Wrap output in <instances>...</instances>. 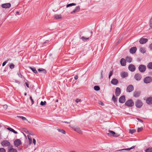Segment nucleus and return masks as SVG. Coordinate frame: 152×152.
I'll return each instance as SVG.
<instances>
[{"label":"nucleus","mask_w":152,"mask_h":152,"mask_svg":"<svg viewBox=\"0 0 152 152\" xmlns=\"http://www.w3.org/2000/svg\"><path fill=\"white\" fill-rule=\"evenodd\" d=\"M102 72H103V71H102V72H101V77L102 78Z\"/></svg>","instance_id":"obj_56"},{"label":"nucleus","mask_w":152,"mask_h":152,"mask_svg":"<svg viewBox=\"0 0 152 152\" xmlns=\"http://www.w3.org/2000/svg\"><path fill=\"white\" fill-rule=\"evenodd\" d=\"M143 103L140 100H138L135 102V105L137 107L140 108L142 105Z\"/></svg>","instance_id":"obj_5"},{"label":"nucleus","mask_w":152,"mask_h":152,"mask_svg":"<svg viewBox=\"0 0 152 152\" xmlns=\"http://www.w3.org/2000/svg\"><path fill=\"white\" fill-rule=\"evenodd\" d=\"M81 39H82L83 40H84L85 39L86 40L88 39H89V38H85L84 37H83L81 38Z\"/></svg>","instance_id":"obj_48"},{"label":"nucleus","mask_w":152,"mask_h":152,"mask_svg":"<svg viewBox=\"0 0 152 152\" xmlns=\"http://www.w3.org/2000/svg\"><path fill=\"white\" fill-rule=\"evenodd\" d=\"M30 100H31V101L32 104H34V100H33V99L31 96H30Z\"/></svg>","instance_id":"obj_46"},{"label":"nucleus","mask_w":152,"mask_h":152,"mask_svg":"<svg viewBox=\"0 0 152 152\" xmlns=\"http://www.w3.org/2000/svg\"><path fill=\"white\" fill-rule=\"evenodd\" d=\"M38 71L39 72H41L42 71H44V72L45 73L46 72V71L44 69L41 68V69H38Z\"/></svg>","instance_id":"obj_38"},{"label":"nucleus","mask_w":152,"mask_h":152,"mask_svg":"<svg viewBox=\"0 0 152 152\" xmlns=\"http://www.w3.org/2000/svg\"><path fill=\"white\" fill-rule=\"evenodd\" d=\"M18 74L19 76L20 77H21V75L20 74L18 73Z\"/></svg>","instance_id":"obj_58"},{"label":"nucleus","mask_w":152,"mask_h":152,"mask_svg":"<svg viewBox=\"0 0 152 152\" xmlns=\"http://www.w3.org/2000/svg\"><path fill=\"white\" fill-rule=\"evenodd\" d=\"M81 101V100L80 99H76L75 100V102L77 103H78L79 102H80Z\"/></svg>","instance_id":"obj_47"},{"label":"nucleus","mask_w":152,"mask_h":152,"mask_svg":"<svg viewBox=\"0 0 152 152\" xmlns=\"http://www.w3.org/2000/svg\"><path fill=\"white\" fill-rule=\"evenodd\" d=\"M145 152H152V148L149 147L147 148L145 151Z\"/></svg>","instance_id":"obj_28"},{"label":"nucleus","mask_w":152,"mask_h":152,"mask_svg":"<svg viewBox=\"0 0 152 152\" xmlns=\"http://www.w3.org/2000/svg\"><path fill=\"white\" fill-rule=\"evenodd\" d=\"M140 51L142 53H144L146 52V50L144 48H140Z\"/></svg>","instance_id":"obj_24"},{"label":"nucleus","mask_w":152,"mask_h":152,"mask_svg":"<svg viewBox=\"0 0 152 152\" xmlns=\"http://www.w3.org/2000/svg\"><path fill=\"white\" fill-rule=\"evenodd\" d=\"M110 133V134H112L113 136H114V137H116L117 136H116V135H115V132L113 131H110V130H109L108 131Z\"/></svg>","instance_id":"obj_34"},{"label":"nucleus","mask_w":152,"mask_h":152,"mask_svg":"<svg viewBox=\"0 0 152 152\" xmlns=\"http://www.w3.org/2000/svg\"><path fill=\"white\" fill-rule=\"evenodd\" d=\"M3 107L5 109H7V105H3Z\"/></svg>","instance_id":"obj_50"},{"label":"nucleus","mask_w":152,"mask_h":152,"mask_svg":"<svg viewBox=\"0 0 152 152\" xmlns=\"http://www.w3.org/2000/svg\"><path fill=\"white\" fill-rule=\"evenodd\" d=\"M74 130L80 134H82V132L80 129L78 127H76L74 129Z\"/></svg>","instance_id":"obj_20"},{"label":"nucleus","mask_w":152,"mask_h":152,"mask_svg":"<svg viewBox=\"0 0 152 152\" xmlns=\"http://www.w3.org/2000/svg\"><path fill=\"white\" fill-rule=\"evenodd\" d=\"M115 95L116 96H119L121 94V89L120 88L117 87L115 89Z\"/></svg>","instance_id":"obj_12"},{"label":"nucleus","mask_w":152,"mask_h":152,"mask_svg":"<svg viewBox=\"0 0 152 152\" xmlns=\"http://www.w3.org/2000/svg\"><path fill=\"white\" fill-rule=\"evenodd\" d=\"M15 65L12 64H10V67L11 69H13L14 68Z\"/></svg>","instance_id":"obj_41"},{"label":"nucleus","mask_w":152,"mask_h":152,"mask_svg":"<svg viewBox=\"0 0 152 152\" xmlns=\"http://www.w3.org/2000/svg\"><path fill=\"white\" fill-rule=\"evenodd\" d=\"M11 4L10 3H7L4 4H2L1 5V7L4 8H8L11 7Z\"/></svg>","instance_id":"obj_8"},{"label":"nucleus","mask_w":152,"mask_h":152,"mask_svg":"<svg viewBox=\"0 0 152 152\" xmlns=\"http://www.w3.org/2000/svg\"><path fill=\"white\" fill-rule=\"evenodd\" d=\"M137 48L136 47H133L132 48L129 50V52L132 54H134L136 52Z\"/></svg>","instance_id":"obj_13"},{"label":"nucleus","mask_w":152,"mask_h":152,"mask_svg":"<svg viewBox=\"0 0 152 152\" xmlns=\"http://www.w3.org/2000/svg\"><path fill=\"white\" fill-rule=\"evenodd\" d=\"M8 152H17V151L15 149L11 148L9 149Z\"/></svg>","instance_id":"obj_29"},{"label":"nucleus","mask_w":152,"mask_h":152,"mask_svg":"<svg viewBox=\"0 0 152 152\" xmlns=\"http://www.w3.org/2000/svg\"><path fill=\"white\" fill-rule=\"evenodd\" d=\"M112 100L115 103L117 102V99L114 95H113L112 97Z\"/></svg>","instance_id":"obj_35"},{"label":"nucleus","mask_w":152,"mask_h":152,"mask_svg":"<svg viewBox=\"0 0 152 152\" xmlns=\"http://www.w3.org/2000/svg\"><path fill=\"white\" fill-rule=\"evenodd\" d=\"M146 102L148 104H151L152 103V97H150L147 99Z\"/></svg>","instance_id":"obj_21"},{"label":"nucleus","mask_w":152,"mask_h":152,"mask_svg":"<svg viewBox=\"0 0 152 152\" xmlns=\"http://www.w3.org/2000/svg\"><path fill=\"white\" fill-rule=\"evenodd\" d=\"M28 139L30 140V141H31V139H30L29 137L28 138Z\"/></svg>","instance_id":"obj_61"},{"label":"nucleus","mask_w":152,"mask_h":152,"mask_svg":"<svg viewBox=\"0 0 152 152\" xmlns=\"http://www.w3.org/2000/svg\"><path fill=\"white\" fill-rule=\"evenodd\" d=\"M76 5V4L74 3H70L69 4H68L66 5V7L67 8L68 7H71L73 6H75Z\"/></svg>","instance_id":"obj_31"},{"label":"nucleus","mask_w":152,"mask_h":152,"mask_svg":"<svg viewBox=\"0 0 152 152\" xmlns=\"http://www.w3.org/2000/svg\"><path fill=\"white\" fill-rule=\"evenodd\" d=\"M57 130L59 132H61V133H62V134H66V132H65V131L62 129H57Z\"/></svg>","instance_id":"obj_30"},{"label":"nucleus","mask_w":152,"mask_h":152,"mask_svg":"<svg viewBox=\"0 0 152 152\" xmlns=\"http://www.w3.org/2000/svg\"><path fill=\"white\" fill-rule=\"evenodd\" d=\"M149 26L150 28L152 29V18L150 20Z\"/></svg>","instance_id":"obj_37"},{"label":"nucleus","mask_w":152,"mask_h":152,"mask_svg":"<svg viewBox=\"0 0 152 152\" xmlns=\"http://www.w3.org/2000/svg\"><path fill=\"white\" fill-rule=\"evenodd\" d=\"M16 13L17 14H19V12H16Z\"/></svg>","instance_id":"obj_60"},{"label":"nucleus","mask_w":152,"mask_h":152,"mask_svg":"<svg viewBox=\"0 0 152 152\" xmlns=\"http://www.w3.org/2000/svg\"><path fill=\"white\" fill-rule=\"evenodd\" d=\"M7 129L9 131L12 132L15 134H17L18 133L17 132L15 131L13 129H12L11 128L8 127V128H7Z\"/></svg>","instance_id":"obj_26"},{"label":"nucleus","mask_w":152,"mask_h":152,"mask_svg":"<svg viewBox=\"0 0 152 152\" xmlns=\"http://www.w3.org/2000/svg\"><path fill=\"white\" fill-rule=\"evenodd\" d=\"M128 69L130 71L132 72H134L136 68L134 65L133 64H131L129 66Z\"/></svg>","instance_id":"obj_9"},{"label":"nucleus","mask_w":152,"mask_h":152,"mask_svg":"<svg viewBox=\"0 0 152 152\" xmlns=\"http://www.w3.org/2000/svg\"><path fill=\"white\" fill-rule=\"evenodd\" d=\"M147 68L150 69H152V62L149 63L147 65Z\"/></svg>","instance_id":"obj_27"},{"label":"nucleus","mask_w":152,"mask_h":152,"mask_svg":"<svg viewBox=\"0 0 152 152\" xmlns=\"http://www.w3.org/2000/svg\"><path fill=\"white\" fill-rule=\"evenodd\" d=\"M7 62H8V60H7V61H6L4 62L2 64V66H4L5 65V64H6V63Z\"/></svg>","instance_id":"obj_45"},{"label":"nucleus","mask_w":152,"mask_h":152,"mask_svg":"<svg viewBox=\"0 0 152 152\" xmlns=\"http://www.w3.org/2000/svg\"><path fill=\"white\" fill-rule=\"evenodd\" d=\"M139 71L141 72H144L146 70V66H145L141 64L138 67Z\"/></svg>","instance_id":"obj_2"},{"label":"nucleus","mask_w":152,"mask_h":152,"mask_svg":"<svg viewBox=\"0 0 152 152\" xmlns=\"http://www.w3.org/2000/svg\"><path fill=\"white\" fill-rule=\"evenodd\" d=\"M119 102L120 103H124L125 101V97L124 95L120 97L119 99Z\"/></svg>","instance_id":"obj_10"},{"label":"nucleus","mask_w":152,"mask_h":152,"mask_svg":"<svg viewBox=\"0 0 152 152\" xmlns=\"http://www.w3.org/2000/svg\"><path fill=\"white\" fill-rule=\"evenodd\" d=\"M46 102L45 101H41L40 102V104L42 106H44L45 105Z\"/></svg>","instance_id":"obj_40"},{"label":"nucleus","mask_w":152,"mask_h":152,"mask_svg":"<svg viewBox=\"0 0 152 152\" xmlns=\"http://www.w3.org/2000/svg\"><path fill=\"white\" fill-rule=\"evenodd\" d=\"M74 78L75 80H76L78 78V76L77 75H75L74 77Z\"/></svg>","instance_id":"obj_54"},{"label":"nucleus","mask_w":152,"mask_h":152,"mask_svg":"<svg viewBox=\"0 0 152 152\" xmlns=\"http://www.w3.org/2000/svg\"><path fill=\"white\" fill-rule=\"evenodd\" d=\"M121 75L122 78H124L127 77L128 76V74L127 72H122L121 74Z\"/></svg>","instance_id":"obj_19"},{"label":"nucleus","mask_w":152,"mask_h":152,"mask_svg":"<svg viewBox=\"0 0 152 152\" xmlns=\"http://www.w3.org/2000/svg\"><path fill=\"white\" fill-rule=\"evenodd\" d=\"M48 40H46L45 42H42V44L44 45L45 43H48Z\"/></svg>","instance_id":"obj_53"},{"label":"nucleus","mask_w":152,"mask_h":152,"mask_svg":"<svg viewBox=\"0 0 152 152\" xmlns=\"http://www.w3.org/2000/svg\"><path fill=\"white\" fill-rule=\"evenodd\" d=\"M135 131L136 130L135 129H130L129 130V132L130 134H132L135 132Z\"/></svg>","instance_id":"obj_39"},{"label":"nucleus","mask_w":152,"mask_h":152,"mask_svg":"<svg viewBox=\"0 0 152 152\" xmlns=\"http://www.w3.org/2000/svg\"><path fill=\"white\" fill-rule=\"evenodd\" d=\"M134 90L133 86L132 85H129L127 88L126 91L128 92H130L133 91Z\"/></svg>","instance_id":"obj_4"},{"label":"nucleus","mask_w":152,"mask_h":152,"mask_svg":"<svg viewBox=\"0 0 152 152\" xmlns=\"http://www.w3.org/2000/svg\"><path fill=\"white\" fill-rule=\"evenodd\" d=\"M30 68L32 71L35 73H37V71L36 70V69L34 68H32L31 67H30Z\"/></svg>","instance_id":"obj_32"},{"label":"nucleus","mask_w":152,"mask_h":152,"mask_svg":"<svg viewBox=\"0 0 152 152\" xmlns=\"http://www.w3.org/2000/svg\"><path fill=\"white\" fill-rule=\"evenodd\" d=\"M140 93L141 92L140 91H135L134 92L133 96L135 97H137L140 96Z\"/></svg>","instance_id":"obj_17"},{"label":"nucleus","mask_w":152,"mask_h":152,"mask_svg":"<svg viewBox=\"0 0 152 152\" xmlns=\"http://www.w3.org/2000/svg\"><path fill=\"white\" fill-rule=\"evenodd\" d=\"M111 84L114 85H116L118 83V81L117 79L113 78L111 80Z\"/></svg>","instance_id":"obj_16"},{"label":"nucleus","mask_w":152,"mask_h":152,"mask_svg":"<svg viewBox=\"0 0 152 152\" xmlns=\"http://www.w3.org/2000/svg\"><path fill=\"white\" fill-rule=\"evenodd\" d=\"M152 81V78L151 77L148 76L145 78L143 79V82L146 84L149 83Z\"/></svg>","instance_id":"obj_1"},{"label":"nucleus","mask_w":152,"mask_h":152,"mask_svg":"<svg viewBox=\"0 0 152 152\" xmlns=\"http://www.w3.org/2000/svg\"><path fill=\"white\" fill-rule=\"evenodd\" d=\"M15 82L16 83H20V82L18 81H16Z\"/></svg>","instance_id":"obj_57"},{"label":"nucleus","mask_w":152,"mask_h":152,"mask_svg":"<svg viewBox=\"0 0 152 152\" xmlns=\"http://www.w3.org/2000/svg\"><path fill=\"white\" fill-rule=\"evenodd\" d=\"M142 130V127L139 128H138V129H137V132H140Z\"/></svg>","instance_id":"obj_44"},{"label":"nucleus","mask_w":152,"mask_h":152,"mask_svg":"<svg viewBox=\"0 0 152 152\" xmlns=\"http://www.w3.org/2000/svg\"><path fill=\"white\" fill-rule=\"evenodd\" d=\"M80 8L79 6L76 7L75 10L72 12H71V14H72L73 13L78 12L79 11Z\"/></svg>","instance_id":"obj_14"},{"label":"nucleus","mask_w":152,"mask_h":152,"mask_svg":"<svg viewBox=\"0 0 152 152\" xmlns=\"http://www.w3.org/2000/svg\"><path fill=\"white\" fill-rule=\"evenodd\" d=\"M139 121L141 122H142V120H139Z\"/></svg>","instance_id":"obj_63"},{"label":"nucleus","mask_w":152,"mask_h":152,"mask_svg":"<svg viewBox=\"0 0 152 152\" xmlns=\"http://www.w3.org/2000/svg\"><path fill=\"white\" fill-rule=\"evenodd\" d=\"M33 143L34 144V145H35L36 144V140L35 139H33Z\"/></svg>","instance_id":"obj_49"},{"label":"nucleus","mask_w":152,"mask_h":152,"mask_svg":"<svg viewBox=\"0 0 152 152\" xmlns=\"http://www.w3.org/2000/svg\"><path fill=\"white\" fill-rule=\"evenodd\" d=\"M135 146H132L131 147L128 148L121 149L119 150L118 151H129L130 150L133 149L134 148Z\"/></svg>","instance_id":"obj_22"},{"label":"nucleus","mask_w":152,"mask_h":152,"mask_svg":"<svg viewBox=\"0 0 152 152\" xmlns=\"http://www.w3.org/2000/svg\"><path fill=\"white\" fill-rule=\"evenodd\" d=\"M121 40L119 39V41L118 42V43Z\"/></svg>","instance_id":"obj_64"},{"label":"nucleus","mask_w":152,"mask_h":152,"mask_svg":"<svg viewBox=\"0 0 152 152\" xmlns=\"http://www.w3.org/2000/svg\"><path fill=\"white\" fill-rule=\"evenodd\" d=\"M18 117L21 118L23 121H28L27 119L25 117H24L23 116H18Z\"/></svg>","instance_id":"obj_36"},{"label":"nucleus","mask_w":152,"mask_h":152,"mask_svg":"<svg viewBox=\"0 0 152 152\" xmlns=\"http://www.w3.org/2000/svg\"><path fill=\"white\" fill-rule=\"evenodd\" d=\"M94 89L95 91H98L100 90V88L99 86H94Z\"/></svg>","instance_id":"obj_33"},{"label":"nucleus","mask_w":152,"mask_h":152,"mask_svg":"<svg viewBox=\"0 0 152 152\" xmlns=\"http://www.w3.org/2000/svg\"><path fill=\"white\" fill-rule=\"evenodd\" d=\"M126 60L124 58H122L120 61V63L121 65L123 66H125L126 65Z\"/></svg>","instance_id":"obj_15"},{"label":"nucleus","mask_w":152,"mask_h":152,"mask_svg":"<svg viewBox=\"0 0 152 152\" xmlns=\"http://www.w3.org/2000/svg\"><path fill=\"white\" fill-rule=\"evenodd\" d=\"M149 48L151 50H152V43L150 45Z\"/></svg>","instance_id":"obj_52"},{"label":"nucleus","mask_w":152,"mask_h":152,"mask_svg":"<svg viewBox=\"0 0 152 152\" xmlns=\"http://www.w3.org/2000/svg\"><path fill=\"white\" fill-rule=\"evenodd\" d=\"M134 77L137 80L139 81L141 79L142 76L140 74L137 73L135 74Z\"/></svg>","instance_id":"obj_7"},{"label":"nucleus","mask_w":152,"mask_h":152,"mask_svg":"<svg viewBox=\"0 0 152 152\" xmlns=\"http://www.w3.org/2000/svg\"><path fill=\"white\" fill-rule=\"evenodd\" d=\"M0 152H6V151L4 148H0Z\"/></svg>","instance_id":"obj_42"},{"label":"nucleus","mask_w":152,"mask_h":152,"mask_svg":"<svg viewBox=\"0 0 152 152\" xmlns=\"http://www.w3.org/2000/svg\"><path fill=\"white\" fill-rule=\"evenodd\" d=\"M1 144L4 147L10 145V143L7 140H4L1 142Z\"/></svg>","instance_id":"obj_6"},{"label":"nucleus","mask_w":152,"mask_h":152,"mask_svg":"<svg viewBox=\"0 0 152 152\" xmlns=\"http://www.w3.org/2000/svg\"><path fill=\"white\" fill-rule=\"evenodd\" d=\"M15 146L16 147H18L21 144V141L19 139L16 140L14 142Z\"/></svg>","instance_id":"obj_11"},{"label":"nucleus","mask_w":152,"mask_h":152,"mask_svg":"<svg viewBox=\"0 0 152 152\" xmlns=\"http://www.w3.org/2000/svg\"><path fill=\"white\" fill-rule=\"evenodd\" d=\"M25 132L26 133H28V130H26V131H25Z\"/></svg>","instance_id":"obj_59"},{"label":"nucleus","mask_w":152,"mask_h":152,"mask_svg":"<svg viewBox=\"0 0 152 152\" xmlns=\"http://www.w3.org/2000/svg\"><path fill=\"white\" fill-rule=\"evenodd\" d=\"M113 74V71H110V72L109 75V79L110 78L111 76Z\"/></svg>","instance_id":"obj_43"},{"label":"nucleus","mask_w":152,"mask_h":152,"mask_svg":"<svg viewBox=\"0 0 152 152\" xmlns=\"http://www.w3.org/2000/svg\"><path fill=\"white\" fill-rule=\"evenodd\" d=\"M99 104H101L102 105H104V103L101 101L99 102Z\"/></svg>","instance_id":"obj_51"},{"label":"nucleus","mask_w":152,"mask_h":152,"mask_svg":"<svg viewBox=\"0 0 152 152\" xmlns=\"http://www.w3.org/2000/svg\"><path fill=\"white\" fill-rule=\"evenodd\" d=\"M26 95H27V94H26V93H25L24 94V95H25V96H26Z\"/></svg>","instance_id":"obj_62"},{"label":"nucleus","mask_w":152,"mask_h":152,"mask_svg":"<svg viewBox=\"0 0 152 152\" xmlns=\"http://www.w3.org/2000/svg\"><path fill=\"white\" fill-rule=\"evenodd\" d=\"M25 84L26 85V86H27V87L29 88V86H28V83L27 82H26Z\"/></svg>","instance_id":"obj_55"},{"label":"nucleus","mask_w":152,"mask_h":152,"mask_svg":"<svg viewBox=\"0 0 152 152\" xmlns=\"http://www.w3.org/2000/svg\"><path fill=\"white\" fill-rule=\"evenodd\" d=\"M54 18L56 19H58L61 18V15L56 14L54 15Z\"/></svg>","instance_id":"obj_23"},{"label":"nucleus","mask_w":152,"mask_h":152,"mask_svg":"<svg viewBox=\"0 0 152 152\" xmlns=\"http://www.w3.org/2000/svg\"><path fill=\"white\" fill-rule=\"evenodd\" d=\"M148 41V39L145 38H141L139 42L141 44H144L145 43Z\"/></svg>","instance_id":"obj_18"},{"label":"nucleus","mask_w":152,"mask_h":152,"mask_svg":"<svg viewBox=\"0 0 152 152\" xmlns=\"http://www.w3.org/2000/svg\"><path fill=\"white\" fill-rule=\"evenodd\" d=\"M126 60L129 63H130L132 62V58L130 57H127L126 58Z\"/></svg>","instance_id":"obj_25"},{"label":"nucleus","mask_w":152,"mask_h":152,"mask_svg":"<svg viewBox=\"0 0 152 152\" xmlns=\"http://www.w3.org/2000/svg\"><path fill=\"white\" fill-rule=\"evenodd\" d=\"M125 104L128 106L132 107L134 105V103L132 100L129 99L126 102Z\"/></svg>","instance_id":"obj_3"}]
</instances>
